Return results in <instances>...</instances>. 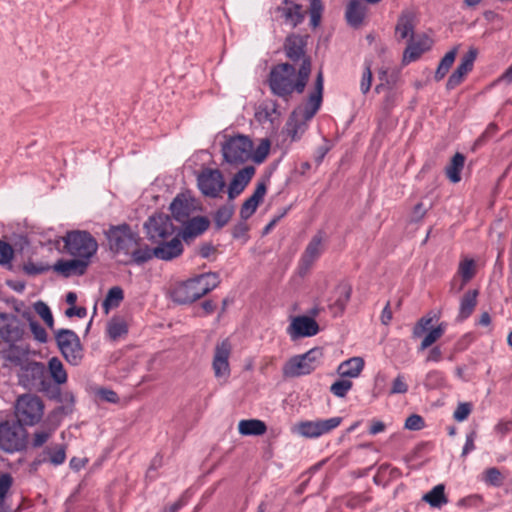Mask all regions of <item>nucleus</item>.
<instances>
[{"label": "nucleus", "instance_id": "obj_1", "mask_svg": "<svg viewBox=\"0 0 512 512\" xmlns=\"http://www.w3.org/2000/svg\"><path fill=\"white\" fill-rule=\"evenodd\" d=\"M323 82L322 72H319L316 77L314 91L310 94L307 103L303 107L297 108L290 116L285 132L292 141L300 139L306 130V122L312 119L319 110L322 103Z\"/></svg>", "mask_w": 512, "mask_h": 512}, {"label": "nucleus", "instance_id": "obj_2", "mask_svg": "<svg viewBox=\"0 0 512 512\" xmlns=\"http://www.w3.org/2000/svg\"><path fill=\"white\" fill-rule=\"evenodd\" d=\"M219 276L216 273H204L187 281L178 283L172 290V299L180 304L192 303L219 284Z\"/></svg>", "mask_w": 512, "mask_h": 512}, {"label": "nucleus", "instance_id": "obj_3", "mask_svg": "<svg viewBox=\"0 0 512 512\" xmlns=\"http://www.w3.org/2000/svg\"><path fill=\"white\" fill-rule=\"evenodd\" d=\"M44 414L42 399L33 394L19 396L15 403V415L22 425L33 426L40 422Z\"/></svg>", "mask_w": 512, "mask_h": 512}, {"label": "nucleus", "instance_id": "obj_4", "mask_svg": "<svg viewBox=\"0 0 512 512\" xmlns=\"http://www.w3.org/2000/svg\"><path fill=\"white\" fill-rule=\"evenodd\" d=\"M63 241L67 252L78 258L89 260L98 249L97 241L87 231H70L63 237Z\"/></svg>", "mask_w": 512, "mask_h": 512}, {"label": "nucleus", "instance_id": "obj_5", "mask_svg": "<svg viewBox=\"0 0 512 512\" xmlns=\"http://www.w3.org/2000/svg\"><path fill=\"white\" fill-rule=\"evenodd\" d=\"M269 85L272 92L280 97L290 95L296 91L295 68L288 63L275 66L270 72Z\"/></svg>", "mask_w": 512, "mask_h": 512}, {"label": "nucleus", "instance_id": "obj_6", "mask_svg": "<svg viewBox=\"0 0 512 512\" xmlns=\"http://www.w3.org/2000/svg\"><path fill=\"white\" fill-rule=\"evenodd\" d=\"M322 352L318 348L296 355L290 358L283 366L282 372L285 377H300L310 374L319 365Z\"/></svg>", "mask_w": 512, "mask_h": 512}, {"label": "nucleus", "instance_id": "obj_7", "mask_svg": "<svg viewBox=\"0 0 512 512\" xmlns=\"http://www.w3.org/2000/svg\"><path fill=\"white\" fill-rule=\"evenodd\" d=\"M26 430L18 421L0 424V448L7 453L20 451L25 447Z\"/></svg>", "mask_w": 512, "mask_h": 512}, {"label": "nucleus", "instance_id": "obj_8", "mask_svg": "<svg viewBox=\"0 0 512 512\" xmlns=\"http://www.w3.org/2000/svg\"><path fill=\"white\" fill-rule=\"evenodd\" d=\"M342 423L339 416L328 419L306 420L295 424L292 432L304 438H319L336 429Z\"/></svg>", "mask_w": 512, "mask_h": 512}, {"label": "nucleus", "instance_id": "obj_9", "mask_svg": "<svg viewBox=\"0 0 512 512\" xmlns=\"http://www.w3.org/2000/svg\"><path fill=\"white\" fill-rule=\"evenodd\" d=\"M224 159L231 164H242L252 156V141L248 136L230 137L222 146Z\"/></svg>", "mask_w": 512, "mask_h": 512}, {"label": "nucleus", "instance_id": "obj_10", "mask_svg": "<svg viewBox=\"0 0 512 512\" xmlns=\"http://www.w3.org/2000/svg\"><path fill=\"white\" fill-rule=\"evenodd\" d=\"M57 345L68 363L77 366L83 359V348L78 335L69 329L55 332Z\"/></svg>", "mask_w": 512, "mask_h": 512}, {"label": "nucleus", "instance_id": "obj_11", "mask_svg": "<svg viewBox=\"0 0 512 512\" xmlns=\"http://www.w3.org/2000/svg\"><path fill=\"white\" fill-rule=\"evenodd\" d=\"M106 235L110 249L116 254L128 256L137 246V237L128 225L111 227Z\"/></svg>", "mask_w": 512, "mask_h": 512}, {"label": "nucleus", "instance_id": "obj_12", "mask_svg": "<svg viewBox=\"0 0 512 512\" xmlns=\"http://www.w3.org/2000/svg\"><path fill=\"white\" fill-rule=\"evenodd\" d=\"M233 345L226 338L216 343L213 350L212 369L216 379L226 383L231 375L230 356Z\"/></svg>", "mask_w": 512, "mask_h": 512}, {"label": "nucleus", "instance_id": "obj_13", "mask_svg": "<svg viewBox=\"0 0 512 512\" xmlns=\"http://www.w3.org/2000/svg\"><path fill=\"white\" fill-rule=\"evenodd\" d=\"M145 230L148 239L153 243L169 239L175 232L171 219L164 214L151 216L145 223Z\"/></svg>", "mask_w": 512, "mask_h": 512}, {"label": "nucleus", "instance_id": "obj_14", "mask_svg": "<svg viewBox=\"0 0 512 512\" xmlns=\"http://www.w3.org/2000/svg\"><path fill=\"white\" fill-rule=\"evenodd\" d=\"M200 191L207 197L216 198L225 187L223 175L218 169H204L197 178Z\"/></svg>", "mask_w": 512, "mask_h": 512}, {"label": "nucleus", "instance_id": "obj_15", "mask_svg": "<svg viewBox=\"0 0 512 512\" xmlns=\"http://www.w3.org/2000/svg\"><path fill=\"white\" fill-rule=\"evenodd\" d=\"M275 13L286 25L292 28L301 24L305 18V11L302 5L292 0H283L280 5L276 7Z\"/></svg>", "mask_w": 512, "mask_h": 512}, {"label": "nucleus", "instance_id": "obj_16", "mask_svg": "<svg viewBox=\"0 0 512 512\" xmlns=\"http://www.w3.org/2000/svg\"><path fill=\"white\" fill-rule=\"evenodd\" d=\"M326 236L322 231L317 232L308 243L301 256V269L308 270L313 263L321 256L325 248Z\"/></svg>", "mask_w": 512, "mask_h": 512}, {"label": "nucleus", "instance_id": "obj_17", "mask_svg": "<svg viewBox=\"0 0 512 512\" xmlns=\"http://www.w3.org/2000/svg\"><path fill=\"white\" fill-rule=\"evenodd\" d=\"M319 326L317 322L308 316L294 317L287 329L291 339L295 340L301 337H311L318 333Z\"/></svg>", "mask_w": 512, "mask_h": 512}, {"label": "nucleus", "instance_id": "obj_18", "mask_svg": "<svg viewBox=\"0 0 512 512\" xmlns=\"http://www.w3.org/2000/svg\"><path fill=\"white\" fill-rule=\"evenodd\" d=\"M23 336V328L13 314L0 313V337L9 343L19 341Z\"/></svg>", "mask_w": 512, "mask_h": 512}, {"label": "nucleus", "instance_id": "obj_19", "mask_svg": "<svg viewBox=\"0 0 512 512\" xmlns=\"http://www.w3.org/2000/svg\"><path fill=\"white\" fill-rule=\"evenodd\" d=\"M154 248V256L160 260L169 261L179 257L183 252L182 241L174 235L169 239L159 241Z\"/></svg>", "mask_w": 512, "mask_h": 512}, {"label": "nucleus", "instance_id": "obj_20", "mask_svg": "<svg viewBox=\"0 0 512 512\" xmlns=\"http://www.w3.org/2000/svg\"><path fill=\"white\" fill-rule=\"evenodd\" d=\"M477 52L470 49L461 59L456 70L450 75L447 81V89L451 90L457 87L465 78V76L473 69Z\"/></svg>", "mask_w": 512, "mask_h": 512}, {"label": "nucleus", "instance_id": "obj_21", "mask_svg": "<svg viewBox=\"0 0 512 512\" xmlns=\"http://www.w3.org/2000/svg\"><path fill=\"white\" fill-rule=\"evenodd\" d=\"M88 263L89 260L76 257L75 259L57 261L53 269L64 277L82 275L86 271Z\"/></svg>", "mask_w": 512, "mask_h": 512}, {"label": "nucleus", "instance_id": "obj_22", "mask_svg": "<svg viewBox=\"0 0 512 512\" xmlns=\"http://www.w3.org/2000/svg\"><path fill=\"white\" fill-rule=\"evenodd\" d=\"M174 219L181 224L187 221L195 210L193 200L185 195H178L170 205Z\"/></svg>", "mask_w": 512, "mask_h": 512}, {"label": "nucleus", "instance_id": "obj_23", "mask_svg": "<svg viewBox=\"0 0 512 512\" xmlns=\"http://www.w3.org/2000/svg\"><path fill=\"white\" fill-rule=\"evenodd\" d=\"M255 173V168L253 166H246L240 171H238L232 181L229 184L228 195L229 198L233 199L238 196L250 182L251 178Z\"/></svg>", "mask_w": 512, "mask_h": 512}, {"label": "nucleus", "instance_id": "obj_24", "mask_svg": "<svg viewBox=\"0 0 512 512\" xmlns=\"http://www.w3.org/2000/svg\"><path fill=\"white\" fill-rule=\"evenodd\" d=\"M266 191H267L266 183L259 182L257 184L253 194L243 203V205L241 207L240 216L242 219L246 220L254 214V212L256 211L260 202L263 200V198L266 194Z\"/></svg>", "mask_w": 512, "mask_h": 512}, {"label": "nucleus", "instance_id": "obj_25", "mask_svg": "<svg viewBox=\"0 0 512 512\" xmlns=\"http://www.w3.org/2000/svg\"><path fill=\"white\" fill-rule=\"evenodd\" d=\"M209 223V220L203 216L190 217L182 223L183 239L187 240L201 235L208 229Z\"/></svg>", "mask_w": 512, "mask_h": 512}, {"label": "nucleus", "instance_id": "obj_26", "mask_svg": "<svg viewBox=\"0 0 512 512\" xmlns=\"http://www.w3.org/2000/svg\"><path fill=\"white\" fill-rule=\"evenodd\" d=\"M432 41L429 37L423 35L417 40L411 41L403 54V61L410 63L415 61L419 56L430 49Z\"/></svg>", "mask_w": 512, "mask_h": 512}, {"label": "nucleus", "instance_id": "obj_27", "mask_svg": "<svg viewBox=\"0 0 512 512\" xmlns=\"http://www.w3.org/2000/svg\"><path fill=\"white\" fill-rule=\"evenodd\" d=\"M24 371L27 377H31V380L29 383H27V385L35 388L44 389L46 373L44 364L40 362L28 363L25 366Z\"/></svg>", "mask_w": 512, "mask_h": 512}, {"label": "nucleus", "instance_id": "obj_28", "mask_svg": "<svg viewBox=\"0 0 512 512\" xmlns=\"http://www.w3.org/2000/svg\"><path fill=\"white\" fill-rule=\"evenodd\" d=\"M364 364L361 357H352L340 363L337 373L341 378H357L361 374Z\"/></svg>", "mask_w": 512, "mask_h": 512}, {"label": "nucleus", "instance_id": "obj_29", "mask_svg": "<svg viewBox=\"0 0 512 512\" xmlns=\"http://www.w3.org/2000/svg\"><path fill=\"white\" fill-rule=\"evenodd\" d=\"M267 430L265 422L259 419L241 420L238 424V431L244 436L263 435Z\"/></svg>", "mask_w": 512, "mask_h": 512}, {"label": "nucleus", "instance_id": "obj_30", "mask_svg": "<svg viewBox=\"0 0 512 512\" xmlns=\"http://www.w3.org/2000/svg\"><path fill=\"white\" fill-rule=\"evenodd\" d=\"M366 7L361 0H351L346 9V19L352 26H358L364 19Z\"/></svg>", "mask_w": 512, "mask_h": 512}, {"label": "nucleus", "instance_id": "obj_31", "mask_svg": "<svg viewBox=\"0 0 512 512\" xmlns=\"http://www.w3.org/2000/svg\"><path fill=\"white\" fill-rule=\"evenodd\" d=\"M477 295H478V292L476 290L467 291L463 295L461 302H460V308H459V315H458L459 320H464L472 314V312L477 304Z\"/></svg>", "mask_w": 512, "mask_h": 512}, {"label": "nucleus", "instance_id": "obj_32", "mask_svg": "<svg viewBox=\"0 0 512 512\" xmlns=\"http://www.w3.org/2000/svg\"><path fill=\"white\" fill-rule=\"evenodd\" d=\"M48 370L52 380L58 384L63 385L67 382L68 376L63 363L57 357H52L48 361Z\"/></svg>", "mask_w": 512, "mask_h": 512}, {"label": "nucleus", "instance_id": "obj_33", "mask_svg": "<svg viewBox=\"0 0 512 512\" xmlns=\"http://www.w3.org/2000/svg\"><path fill=\"white\" fill-rule=\"evenodd\" d=\"M286 55L291 60H298L304 54V42L300 36L291 35L285 43Z\"/></svg>", "mask_w": 512, "mask_h": 512}, {"label": "nucleus", "instance_id": "obj_34", "mask_svg": "<svg viewBox=\"0 0 512 512\" xmlns=\"http://www.w3.org/2000/svg\"><path fill=\"white\" fill-rule=\"evenodd\" d=\"M43 454L45 455L43 461H49L54 466L61 465L66 460V449L61 444L46 447Z\"/></svg>", "mask_w": 512, "mask_h": 512}, {"label": "nucleus", "instance_id": "obj_35", "mask_svg": "<svg viewBox=\"0 0 512 512\" xmlns=\"http://www.w3.org/2000/svg\"><path fill=\"white\" fill-rule=\"evenodd\" d=\"M414 30V16L412 13H403L396 25V35L400 39H406L413 34Z\"/></svg>", "mask_w": 512, "mask_h": 512}, {"label": "nucleus", "instance_id": "obj_36", "mask_svg": "<svg viewBox=\"0 0 512 512\" xmlns=\"http://www.w3.org/2000/svg\"><path fill=\"white\" fill-rule=\"evenodd\" d=\"M107 333L114 341L124 337L128 333L127 322L121 317H113L107 324Z\"/></svg>", "mask_w": 512, "mask_h": 512}, {"label": "nucleus", "instance_id": "obj_37", "mask_svg": "<svg viewBox=\"0 0 512 512\" xmlns=\"http://www.w3.org/2000/svg\"><path fill=\"white\" fill-rule=\"evenodd\" d=\"M465 157L456 153L450 164L446 167V175L453 183H458L461 180V171L464 167Z\"/></svg>", "mask_w": 512, "mask_h": 512}, {"label": "nucleus", "instance_id": "obj_38", "mask_svg": "<svg viewBox=\"0 0 512 512\" xmlns=\"http://www.w3.org/2000/svg\"><path fill=\"white\" fill-rule=\"evenodd\" d=\"M444 489L445 488L443 484L436 485L431 491L423 496V500L432 507L440 508L448 502V499L444 493Z\"/></svg>", "mask_w": 512, "mask_h": 512}, {"label": "nucleus", "instance_id": "obj_39", "mask_svg": "<svg viewBox=\"0 0 512 512\" xmlns=\"http://www.w3.org/2000/svg\"><path fill=\"white\" fill-rule=\"evenodd\" d=\"M123 298L124 293L119 286L110 288L102 303L105 313L108 314L111 309L117 308L122 302Z\"/></svg>", "mask_w": 512, "mask_h": 512}, {"label": "nucleus", "instance_id": "obj_40", "mask_svg": "<svg viewBox=\"0 0 512 512\" xmlns=\"http://www.w3.org/2000/svg\"><path fill=\"white\" fill-rule=\"evenodd\" d=\"M447 325L445 323H440L438 326L428 330L423 340L421 341L420 346L418 347L419 351H423L430 346H432L437 340H439L446 331Z\"/></svg>", "mask_w": 512, "mask_h": 512}, {"label": "nucleus", "instance_id": "obj_41", "mask_svg": "<svg viewBox=\"0 0 512 512\" xmlns=\"http://www.w3.org/2000/svg\"><path fill=\"white\" fill-rule=\"evenodd\" d=\"M457 55V49L454 48L447 52L444 57L441 59L438 68L435 73V79L437 81L443 79L445 75L448 73L449 69L451 68L452 64L455 61Z\"/></svg>", "mask_w": 512, "mask_h": 512}, {"label": "nucleus", "instance_id": "obj_42", "mask_svg": "<svg viewBox=\"0 0 512 512\" xmlns=\"http://www.w3.org/2000/svg\"><path fill=\"white\" fill-rule=\"evenodd\" d=\"M311 71V63L309 60H303L301 67L298 71V75H296V91L298 93H302L306 86L308 77Z\"/></svg>", "mask_w": 512, "mask_h": 512}, {"label": "nucleus", "instance_id": "obj_43", "mask_svg": "<svg viewBox=\"0 0 512 512\" xmlns=\"http://www.w3.org/2000/svg\"><path fill=\"white\" fill-rule=\"evenodd\" d=\"M335 294L337 298L333 306L336 307L339 311H343L350 298L351 288L347 284H339L335 289Z\"/></svg>", "mask_w": 512, "mask_h": 512}, {"label": "nucleus", "instance_id": "obj_44", "mask_svg": "<svg viewBox=\"0 0 512 512\" xmlns=\"http://www.w3.org/2000/svg\"><path fill=\"white\" fill-rule=\"evenodd\" d=\"M270 146L271 143L267 138L261 139L258 146L255 149L252 148V156L250 159L257 164L264 162L269 154Z\"/></svg>", "mask_w": 512, "mask_h": 512}, {"label": "nucleus", "instance_id": "obj_45", "mask_svg": "<svg viewBox=\"0 0 512 512\" xmlns=\"http://www.w3.org/2000/svg\"><path fill=\"white\" fill-rule=\"evenodd\" d=\"M445 384V377L441 371L431 370L426 374L424 385L429 389H436Z\"/></svg>", "mask_w": 512, "mask_h": 512}, {"label": "nucleus", "instance_id": "obj_46", "mask_svg": "<svg viewBox=\"0 0 512 512\" xmlns=\"http://www.w3.org/2000/svg\"><path fill=\"white\" fill-rule=\"evenodd\" d=\"M352 385L353 384L350 380L342 378V379L335 381L331 385L330 391L336 397L343 398L351 390Z\"/></svg>", "mask_w": 512, "mask_h": 512}, {"label": "nucleus", "instance_id": "obj_47", "mask_svg": "<svg viewBox=\"0 0 512 512\" xmlns=\"http://www.w3.org/2000/svg\"><path fill=\"white\" fill-rule=\"evenodd\" d=\"M233 215V208L230 206L220 207L214 216L215 225L218 228L224 227L231 219Z\"/></svg>", "mask_w": 512, "mask_h": 512}, {"label": "nucleus", "instance_id": "obj_48", "mask_svg": "<svg viewBox=\"0 0 512 512\" xmlns=\"http://www.w3.org/2000/svg\"><path fill=\"white\" fill-rule=\"evenodd\" d=\"M372 84V71H371V63L369 61H365L364 68L360 81V90L363 94H367L371 88Z\"/></svg>", "mask_w": 512, "mask_h": 512}, {"label": "nucleus", "instance_id": "obj_49", "mask_svg": "<svg viewBox=\"0 0 512 512\" xmlns=\"http://www.w3.org/2000/svg\"><path fill=\"white\" fill-rule=\"evenodd\" d=\"M133 261L140 264L150 260L154 256V248L138 249L137 246L130 252Z\"/></svg>", "mask_w": 512, "mask_h": 512}, {"label": "nucleus", "instance_id": "obj_50", "mask_svg": "<svg viewBox=\"0 0 512 512\" xmlns=\"http://www.w3.org/2000/svg\"><path fill=\"white\" fill-rule=\"evenodd\" d=\"M35 310L38 313V315L43 319V321L47 324V326L52 328L53 316L50 311V308L43 302H37L35 304Z\"/></svg>", "mask_w": 512, "mask_h": 512}, {"label": "nucleus", "instance_id": "obj_51", "mask_svg": "<svg viewBox=\"0 0 512 512\" xmlns=\"http://www.w3.org/2000/svg\"><path fill=\"white\" fill-rule=\"evenodd\" d=\"M14 256V250L12 246L4 241L0 240V264H10Z\"/></svg>", "mask_w": 512, "mask_h": 512}, {"label": "nucleus", "instance_id": "obj_52", "mask_svg": "<svg viewBox=\"0 0 512 512\" xmlns=\"http://www.w3.org/2000/svg\"><path fill=\"white\" fill-rule=\"evenodd\" d=\"M432 321H433L432 317H429V316L422 317L413 328V336L414 337L422 336L425 332H427L429 330V328L432 324Z\"/></svg>", "mask_w": 512, "mask_h": 512}, {"label": "nucleus", "instance_id": "obj_53", "mask_svg": "<svg viewBox=\"0 0 512 512\" xmlns=\"http://www.w3.org/2000/svg\"><path fill=\"white\" fill-rule=\"evenodd\" d=\"M459 274L465 282L469 281L474 275L473 260L466 259L460 263Z\"/></svg>", "mask_w": 512, "mask_h": 512}, {"label": "nucleus", "instance_id": "obj_54", "mask_svg": "<svg viewBox=\"0 0 512 512\" xmlns=\"http://www.w3.org/2000/svg\"><path fill=\"white\" fill-rule=\"evenodd\" d=\"M408 391V385L403 374H399L392 382L390 394H404Z\"/></svg>", "mask_w": 512, "mask_h": 512}, {"label": "nucleus", "instance_id": "obj_55", "mask_svg": "<svg viewBox=\"0 0 512 512\" xmlns=\"http://www.w3.org/2000/svg\"><path fill=\"white\" fill-rule=\"evenodd\" d=\"M13 484L10 474L4 473L0 475V501H5V497Z\"/></svg>", "mask_w": 512, "mask_h": 512}, {"label": "nucleus", "instance_id": "obj_56", "mask_svg": "<svg viewBox=\"0 0 512 512\" xmlns=\"http://www.w3.org/2000/svg\"><path fill=\"white\" fill-rule=\"evenodd\" d=\"M424 427V420L420 415H410L405 421V428L412 431L421 430Z\"/></svg>", "mask_w": 512, "mask_h": 512}, {"label": "nucleus", "instance_id": "obj_57", "mask_svg": "<svg viewBox=\"0 0 512 512\" xmlns=\"http://www.w3.org/2000/svg\"><path fill=\"white\" fill-rule=\"evenodd\" d=\"M472 407L469 403H460L454 411L453 417L456 421L466 420L471 413Z\"/></svg>", "mask_w": 512, "mask_h": 512}, {"label": "nucleus", "instance_id": "obj_58", "mask_svg": "<svg viewBox=\"0 0 512 512\" xmlns=\"http://www.w3.org/2000/svg\"><path fill=\"white\" fill-rule=\"evenodd\" d=\"M30 328L34 335V338L40 343H45L47 341V333L45 329L36 322H30Z\"/></svg>", "mask_w": 512, "mask_h": 512}, {"label": "nucleus", "instance_id": "obj_59", "mask_svg": "<svg viewBox=\"0 0 512 512\" xmlns=\"http://www.w3.org/2000/svg\"><path fill=\"white\" fill-rule=\"evenodd\" d=\"M484 477L487 483L498 485L500 483L501 474L497 468H489L485 471Z\"/></svg>", "mask_w": 512, "mask_h": 512}, {"label": "nucleus", "instance_id": "obj_60", "mask_svg": "<svg viewBox=\"0 0 512 512\" xmlns=\"http://www.w3.org/2000/svg\"><path fill=\"white\" fill-rule=\"evenodd\" d=\"M47 269H48L47 267H45L41 264H35L33 262H28V263L24 264V266H23L24 272L28 275L41 274L44 271H46Z\"/></svg>", "mask_w": 512, "mask_h": 512}, {"label": "nucleus", "instance_id": "obj_61", "mask_svg": "<svg viewBox=\"0 0 512 512\" xmlns=\"http://www.w3.org/2000/svg\"><path fill=\"white\" fill-rule=\"evenodd\" d=\"M476 439V432L472 431L466 435V442L462 450V456H466L468 453L475 449L474 441Z\"/></svg>", "mask_w": 512, "mask_h": 512}, {"label": "nucleus", "instance_id": "obj_62", "mask_svg": "<svg viewBox=\"0 0 512 512\" xmlns=\"http://www.w3.org/2000/svg\"><path fill=\"white\" fill-rule=\"evenodd\" d=\"M51 433L46 431H37L34 433L32 444L34 447H40L50 438Z\"/></svg>", "mask_w": 512, "mask_h": 512}, {"label": "nucleus", "instance_id": "obj_63", "mask_svg": "<svg viewBox=\"0 0 512 512\" xmlns=\"http://www.w3.org/2000/svg\"><path fill=\"white\" fill-rule=\"evenodd\" d=\"M386 429V424L380 420L373 419L371 420V424L369 427V434L370 435H377L379 433L384 432Z\"/></svg>", "mask_w": 512, "mask_h": 512}, {"label": "nucleus", "instance_id": "obj_64", "mask_svg": "<svg viewBox=\"0 0 512 512\" xmlns=\"http://www.w3.org/2000/svg\"><path fill=\"white\" fill-rule=\"evenodd\" d=\"M98 395L102 400H105L110 403H116L118 401L117 394L109 389H101L98 391Z\"/></svg>", "mask_w": 512, "mask_h": 512}]
</instances>
